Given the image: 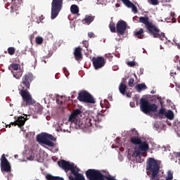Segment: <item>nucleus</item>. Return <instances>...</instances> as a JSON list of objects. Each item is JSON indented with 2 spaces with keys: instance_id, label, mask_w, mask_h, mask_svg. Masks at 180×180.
Returning <instances> with one entry per match:
<instances>
[{
  "instance_id": "obj_1",
  "label": "nucleus",
  "mask_w": 180,
  "mask_h": 180,
  "mask_svg": "<svg viewBox=\"0 0 180 180\" xmlns=\"http://www.w3.org/2000/svg\"><path fill=\"white\" fill-rule=\"evenodd\" d=\"M34 81V76L33 73L28 72L22 76V82L19 85L20 95L22 98V106L26 108L27 106H32L36 103L34 99L32 97V94L29 92L30 89V84Z\"/></svg>"
},
{
  "instance_id": "obj_2",
  "label": "nucleus",
  "mask_w": 180,
  "mask_h": 180,
  "mask_svg": "<svg viewBox=\"0 0 180 180\" xmlns=\"http://www.w3.org/2000/svg\"><path fill=\"white\" fill-rule=\"evenodd\" d=\"M82 111L79 109H76L69 116V122L75 124L76 129H81L82 130H87L89 127H98L99 122L102 121L103 115L98 113L97 115V120L94 117H89L86 118L84 122L79 120L78 115H81Z\"/></svg>"
},
{
  "instance_id": "obj_3",
  "label": "nucleus",
  "mask_w": 180,
  "mask_h": 180,
  "mask_svg": "<svg viewBox=\"0 0 180 180\" xmlns=\"http://www.w3.org/2000/svg\"><path fill=\"white\" fill-rule=\"evenodd\" d=\"M139 22L145 25L146 29L149 32L150 34H153L155 39L164 40L165 34L164 32H160L161 30H160L158 27L155 26V25L150 22V18L148 17H140Z\"/></svg>"
},
{
  "instance_id": "obj_4",
  "label": "nucleus",
  "mask_w": 180,
  "mask_h": 180,
  "mask_svg": "<svg viewBox=\"0 0 180 180\" xmlns=\"http://www.w3.org/2000/svg\"><path fill=\"white\" fill-rule=\"evenodd\" d=\"M146 171L151 174V179H156L160 172L158 161L153 158H149L147 161Z\"/></svg>"
},
{
  "instance_id": "obj_5",
  "label": "nucleus",
  "mask_w": 180,
  "mask_h": 180,
  "mask_svg": "<svg viewBox=\"0 0 180 180\" xmlns=\"http://www.w3.org/2000/svg\"><path fill=\"white\" fill-rule=\"evenodd\" d=\"M140 108L143 113L147 115L150 113V112H157L158 109V105L155 103H150V101L146 98H141L140 99Z\"/></svg>"
},
{
  "instance_id": "obj_6",
  "label": "nucleus",
  "mask_w": 180,
  "mask_h": 180,
  "mask_svg": "<svg viewBox=\"0 0 180 180\" xmlns=\"http://www.w3.org/2000/svg\"><path fill=\"white\" fill-rule=\"evenodd\" d=\"M64 0H53L51 3V19H56L58 13L63 9V2Z\"/></svg>"
},
{
  "instance_id": "obj_7",
  "label": "nucleus",
  "mask_w": 180,
  "mask_h": 180,
  "mask_svg": "<svg viewBox=\"0 0 180 180\" xmlns=\"http://www.w3.org/2000/svg\"><path fill=\"white\" fill-rule=\"evenodd\" d=\"M77 99L80 102H85L86 103H95V98L86 91L79 92Z\"/></svg>"
},
{
  "instance_id": "obj_8",
  "label": "nucleus",
  "mask_w": 180,
  "mask_h": 180,
  "mask_svg": "<svg viewBox=\"0 0 180 180\" xmlns=\"http://www.w3.org/2000/svg\"><path fill=\"white\" fill-rule=\"evenodd\" d=\"M86 176L89 180H101L103 174L99 170L89 169L86 172Z\"/></svg>"
},
{
  "instance_id": "obj_9",
  "label": "nucleus",
  "mask_w": 180,
  "mask_h": 180,
  "mask_svg": "<svg viewBox=\"0 0 180 180\" xmlns=\"http://www.w3.org/2000/svg\"><path fill=\"white\" fill-rule=\"evenodd\" d=\"M11 2L13 4L7 6V9L10 8L13 16H17L19 15V7L22 4V0H11Z\"/></svg>"
},
{
  "instance_id": "obj_10",
  "label": "nucleus",
  "mask_w": 180,
  "mask_h": 180,
  "mask_svg": "<svg viewBox=\"0 0 180 180\" xmlns=\"http://www.w3.org/2000/svg\"><path fill=\"white\" fill-rule=\"evenodd\" d=\"M91 61L95 70H100V68L105 67V64H106V60L102 56L94 57Z\"/></svg>"
},
{
  "instance_id": "obj_11",
  "label": "nucleus",
  "mask_w": 180,
  "mask_h": 180,
  "mask_svg": "<svg viewBox=\"0 0 180 180\" xmlns=\"http://www.w3.org/2000/svg\"><path fill=\"white\" fill-rule=\"evenodd\" d=\"M0 160L1 171L4 172H11L12 171V167H11V163L9 162V160L6 159L5 154H3L1 155Z\"/></svg>"
},
{
  "instance_id": "obj_12",
  "label": "nucleus",
  "mask_w": 180,
  "mask_h": 180,
  "mask_svg": "<svg viewBox=\"0 0 180 180\" xmlns=\"http://www.w3.org/2000/svg\"><path fill=\"white\" fill-rule=\"evenodd\" d=\"M37 141L41 144H45V146H48L49 147H54V143L47 139V134L37 135Z\"/></svg>"
},
{
  "instance_id": "obj_13",
  "label": "nucleus",
  "mask_w": 180,
  "mask_h": 180,
  "mask_svg": "<svg viewBox=\"0 0 180 180\" xmlns=\"http://www.w3.org/2000/svg\"><path fill=\"white\" fill-rule=\"evenodd\" d=\"M117 33H119V34L123 35L124 34V32H126V29H127V22H126L123 20H120L117 22Z\"/></svg>"
},
{
  "instance_id": "obj_14",
  "label": "nucleus",
  "mask_w": 180,
  "mask_h": 180,
  "mask_svg": "<svg viewBox=\"0 0 180 180\" xmlns=\"http://www.w3.org/2000/svg\"><path fill=\"white\" fill-rule=\"evenodd\" d=\"M58 165L62 169L65 171V172H68L70 169H71V167L72 165V163H70V162L67 160H62L60 162H58Z\"/></svg>"
},
{
  "instance_id": "obj_15",
  "label": "nucleus",
  "mask_w": 180,
  "mask_h": 180,
  "mask_svg": "<svg viewBox=\"0 0 180 180\" xmlns=\"http://www.w3.org/2000/svg\"><path fill=\"white\" fill-rule=\"evenodd\" d=\"M27 119L22 116H20L14 122H11L8 127H11V125L13 126H18V127H22V126H25V123H26Z\"/></svg>"
},
{
  "instance_id": "obj_16",
  "label": "nucleus",
  "mask_w": 180,
  "mask_h": 180,
  "mask_svg": "<svg viewBox=\"0 0 180 180\" xmlns=\"http://www.w3.org/2000/svg\"><path fill=\"white\" fill-rule=\"evenodd\" d=\"M73 54L77 61H79V60H82V48H81V46L76 47L75 49Z\"/></svg>"
},
{
  "instance_id": "obj_17",
  "label": "nucleus",
  "mask_w": 180,
  "mask_h": 180,
  "mask_svg": "<svg viewBox=\"0 0 180 180\" xmlns=\"http://www.w3.org/2000/svg\"><path fill=\"white\" fill-rule=\"evenodd\" d=\"M121 1L122 2H123V4L126 6H127V8H131L132 12H134V13H137V12H139V10L137 9V7L136 6V5H134V4H133L129 0H121Z\"/></svg>"
},
{
  "instance_id": "obj_18",
  "label": "nucleus",
  "mask_w": 180,
  "mask_h": 180,
  "mask_svg": "<svg viewBox=\"0 0 180 180\" xmlns=\"http://www.w3.org/2000/svg\"><path fill=\"white\" fill-rule=\"evenodd\" d=\"M150 147L148 146V143L146 141H141V143L139 145V151H143L144 153H146V151H148V149Z\"/></svg>"
},
{
  "instance_id": "obj_19",
  "label": "nucleus",
  "mask_w": 180,
  "mask_h": 180,
  "mask_svg": "<svg viewBox=\"0 0 180 180\" xmlns=\"http://www.w3.org/2000/svg\"><path fill=\"white\" fill-rule=\"evenodd\" d=\"M69 171H71V174L74 175V176L78 175L79 174V169L75 166L74 163H72L71 168L69 169Z\"/></svg>"
},
{
  "instance_id": "obj_20",
  "label": "nucleus",
  "mask_w": 180,
  "mask_h": 180,
  "mask_svg": "<svg viewBox=\"0 0 180 180\" xmlns=\"http://www.w3.org/2000/svg\"><path fill=\"white\" fill-rule=\"evenodd\" d=\"M134 36L135 37H137V39H144V30H143V28H140L139 31H136L134 33Z\"/></svg>"
},
{
  "instance_id": "obj_21",
  "label": "nucleus",
  "mask_w": 180,
  "mask_h": 180,
  "mask_svg": "<svg viewBox=\"0 0 180 180\" xmlns=\"http://www.w3.org/2000/svg\"><path fill=\"white\" fill-rule=\"evenodd\" d=\"M94 19H95V16L86 15L84 19L82 20V22H85L86 25H91V23L94 22Z\"/></svg>"
},
{
  "instance_id": "obj_22",
  "label": "nucleus",
  "mask_w": 180,
  "mask_h": 180,
  "mask_svg": "<svg viewBox=\"0 0 180 180\" xmlns=\"http://www.w3.org/2000/svg\"><path fill=\"white\" fill-rule=\"evenodd\" d=\"M70 180H85V177L84 176V174L79 173V174H77L75 176V177L72 176V175L69 176Z\"/></svg>"
},
{
  "instance_id": "obj_23",
  "label": "nucleus",
  "mask_w": 180,
  "mask_h": 180,
  "mask_svg": "<svg viewBox=\"0 0 180 180\" xmlns=\"http://www.w3.org/2000/svg\"><path fill=\"white\" fill-rule=\"evenodd\" d=\"M12 72L14 78H16V79H20V78H22V75H23V72L21 69H19V70L17 71H13Z\"/></svg>"
},
{
  "instance_id": "obj_24",
  "label": "nucleus",
  "mask_w": 180,
  "mask_h": 180,
  "mask_svg": "<svg viewBox=\"0 0 180 180\" xmlns=\"http://www.w3.org/2000/svg\"><path fill=\"white\" fill-rule=\"evenodd\" d=\"M126 89H127V86L124 83L121 82L119 86V91L122 95H126Z\"/></svg>"
},
{
  "instance_id": "obj_25",
  "label": "nucleus",
  "mask_w": 180,
  "mask_h": 180,
  "mask_svg": "<svg viewBox=\"0 0 180 180\" xmlns=\"http://www.w3.org/2000/svg\"><path fill=\"white\" fill-rule=\"evenodd\" d=\"M135 89H136L137 92H141V91H144L145 89H147V86L144 83H141L139 84H137L135 86Z\"/></svg>"
},
{
  "instance_id": "obj_26",
  "label": "nucleus",
  "mask_w": 180,
  "mask_h": 180,
  "mask_svg": "<svg viewBox=\"0 0 180 180\" xmlns=\"http://www.w3.org/2000/svg\"><path fill=\"white\" fill-rule=\"evenodd\" d=\"M131 143L132 144H134L135 146H139V144H141V139L136 136L131 137Z\"/></svg>"
},
{
  "instance_id": "obj_27",
  "label": "nucleus",
  "mask_w": 180,
  "mask_h": 180,
  "mask_svg": "<svg viewBox=\"0 0 180 180\" xmlns=\"http://www.w3.org/2000/svg\"><path fill=\"white\" fill-rule=\"evenodd\" d=\"M70 11L73 15H77L79 12V8H78V6L73 4L70 7Z\"/></svg>"
},
{
  "instance_id": "obj_28",
  "label": "nucleus",
  "mask_w": 180,
  "mask_h": 180,
  "mask_svg": "<svg viewBox=\"0 0 180 180\" xmlns=\"http://www.w3.org/2000/svg\"><path fill=\"white\" fill-rule=\"evenodd\" d=\"M165 116L167 117V119H169V120H174V112H172L171 110H169L167 112H166Z\"/></svg>"
},
{
  "instance_id": "obj_29",
  "label": "nucleus",
  "mask_w": 180,
  "mask_h": 180,
  "mask_svg": "<svg viewBox=\"0 0 180 180\" xmlns=\"http://www.w3.org/2000/svg\"><path fill=\"white\" fill-rule=\"evenodd\" d=\"M46 178L47 180H64V178L63 177L56 176L51 174H47Z\"/></svg>"
},
{
  "instance_id": "obj_30",
  "label": "nucleus",
  "mask_w": 180,
  "mask_h": 180,
  "mask_svg": "<svg viewBox=\"0 0 180 180\" xmlns=\"http://www.w3.org/2000/svg\"><path fill=\"white\" fill-rule=\"evenodd\" d=\"M108 27L112 33H116L117 29L115 22H110Z\"/></svg>"
},
{
  "instance_id": "obj_31",
  "label": "nucleus",
  "mask_w": 180,
  "mask_h": 180,
  "mask_svg": "<svg viewBox=\"0 0 180 180\" xmlns=\"http://www.w3.org/2000/svg\"><path fill=\"white\" fill-rule=\"evenodd\" d=\"M16 51V49L15 47H8V53L10 56H13L15 54V52Z\"/></svg>"
},
{
  "instance_id": "obj_32",
  "label": "nucleus",
  "mask_w": 180,
  "mask_h": 180,
  "mask_svg": "<svg viewBox=\"0 0 180 180\" xmlns=\"http://www.w3.org/2000/svg\"><path fill=\"white\" fill-rule=\"evenodd\" d=\"M10 67L13 68L14 71H19V67H20V65L19 64L13 63L10 65Z\"/></svg>"
},
{
  "instance_id": "obj_33",
  "label": "nucleus",
  "mask_w": 180,
  "mask_h": 180,
  "mask_svg": "<svg viewBox=\"0 0 180 180\" xmlns=\"http://www.w3.org/2000/svg\"><path fill=\"white\" fill-rule=\"evenodd\" d=\"M140 155H141V153L140 152V150H134L132 154V157L134 158H137L138 157H140Z\"/></svg>"
},
{
  "instance_id": "obj_34",
  "label": "nucleus",
  "mask_w": 180,
  "mask_h": 180,
  "mask_svg": "<svg viewBox=\"0 0 180 180\" xmlns=\"http://www.w3.org/2000/svg\"><path fill=\"white\" fill-rule=\"evenodd\" d=\"M47 140H51V141H57V139L53 137V135L46 134Z\"/></svg>"
},
{
  "instance_id": "obj_35",
  "label": "nucleus",
  "mask_w": 180,
  "mask_h": 180,
  "mask_svg": "<svg viewBox=\"0 0 180 180\" xmlns=\"http://www.w3.org/2000/svg\"><path fill=\"white\" fill-rule=\"evenodd\" d=\"M174 179V176L172 174V172L171 171H169L167 172V176L166 177V180H172Z\"/></svg>"
},
{
  "instance_id": "obj_36",
  "label": "nucleus",
  "mask_w": 180,
  "mask_h": 180,
  "mask_svg": "<svg viewBox=\"0 0 180 180\" xmlns=\"http://www.w3.org/2000/svg\"><path fill=\"white\" fill-rule=\"evenodd\" d=\"M165 108H161L160 110H159V112H158V116H163V115H165Z\"/></svg>"
},
{
  "instance_id": "obj_37",
  "label": "nucleus",
  "mask_w": 180,
  "mask_h": 180,
  "mask_svg": "<svg viewBox=\"0 0 180 180\" xmlns=\"http://www.w3.org/2000/svg\"><path fill=\"white\" fill-rule=\"evenodd\" d=\"M35 41L37 44H41V43H43V38L41 37H37L35 39Z\"/></svg>"
},
{
  "instance_id": "obj_38",
  "label": "nucleus",
  "mask_w": 180,
  "mask_h": 180,
  "mask_svg": "<svg viewBox=\"0 0 180 180\" xmlns=\"http://www.w3.org/2000/svg\"><path fill=\"white\" fill-rule=\"evenodd\" d=\"M129 86L133 87L134 86V78H130L128 82Z\"/></svg>"
},
{
  "instance_id": "obj_39",
  "label": "nucleus",
  "mask_w": 180,
  "mask_h": 180,
  "mask_svg": "<svg viewBox=\"0 0 180 180\" xmlns=\"http://www.w3.org/2000/svg\"><path fill=\"white\" fill-rule=\"evenodd\" d=\"M82 44L84 47H86V49H88V47H89V42H88V41H83Z\"/></svg>"
},
{
  "instance_id": "obj_40",
  "label": "nucleus",
  "mask_w": 180,
  "mask_h": 180,
  "mask_svg": "<svg viewBox=\"0 0 180 180\" xmlns=\"http://www.w3.org/2000/svg\"><path fill=\"white\" fill-rule=\"evenodd\" d=\"M127 65H129V67H134L136 65V62L129 61L127 62Z\"/></svg>"
},
{
  "instance_id": "obj_41",
  "label": "nucleus",
  "mask_w": 180,
  "mask_h": 180,
  "mask_svg": "<svg viewBox=\"0 0 180 180\" xmlns=\"http://www.w3.org/2000/svg\"><path fill=\"white\" fill-rule=\"evenodd\" d=\"M157 99L159 101L161 106H162L164 105V102H162V98H161V96H158Z\"/></svg>"
},
{
  "instance_id": "obj_42",
  "label": "nucleus",
  "mask_w": 180,
  "mask_h": 180,
  "mask_svg": "<svg viewBox=\"0 0 180 180\" xmlns=\"http://www.w3.org/2000/svg\"><path fill=\"white\" fill-rule=\"evenodd\" d=\"M152 5H158L159 2L158 0H150Z\"/></svg>"
},
{
  "instance_id": "obj_43",
  "label": "nucleus",
  "mask_w": 180,
  "mask_h": 180,
  "mask_svg": "<svg viewBox=\"0 0 180 180\" xmlns=\"http://www.w3.org/2000/svg\"><path fill=\"white\" fill-rule=\"evenodd\" d=\"M95 36V34H94V32H89L88 33V37L90 38V39H92V37H94Z\"/></svg>"
},
{
  "instance_id": "obj_44",
  "label": "nucleus",
  "mask_w": 180,
  "mask_h": 180,
  "mask_svg": "<svg viewBox=\"0 0 180 180\" xmlns=\"http://www.w3.org/2000/svg\"><path fill=\"white\" fill-rule=\"evenodd\" d=\"M56 102L58 105H63V103H64L63 101H60V98H56Z\"/></svg>"
},
{
  "instance_id": "obj_45",
  "label": "nucleus",
  "mask_w": 180,
  "mask_h": 180,
  "mask_svg": "<svg viewBox=\"0 0 180 180\" xmlns=\"http://www.w3.org/2000/svg\"><path fill=\"white\" fill-rule=\"evenodd\" d=\"M131 108H135L136 107V103H134V102H130L129 103Z\"/></svg>"
},
{
  "instance_id": "obj_46",
  "label": "nucleus",
  "mask_w": 180,
  "mask_h": 180,
  "mask_svg": "<svg viewBox=\"0 0 180 180\" xmlns=\"http://www.w3.org/2000/svg\"><path fill=\"white\" fill-rule=\"evenodd\" d=\"M126 95H127V98H131V92L128 91V92H127Z\"/></svg>"
},
{
  "instance_id": "obj_47",
  "label": "nucleus",
  "mask_w": 180,
  "mask_h": 180,
  "mask_svg": "<svg viewBox=\"0 0 180 180\" xmlns=\"http://www.w3.org/2000/svg\"><path fill=\"white\" fill-rule=\"evenodd\" d=\"M44 20V15H41L39 17V20L41 23H43V20Z\"/></svg>"
},
{
  "instance_id": "obj_48",
  "label": "nucleus",
  "mask_w": 180,
  "mask_h": 180,
  "mask_svg": "<svg viewBox=\"0 0 180 180\" xmlns=\"http://www.w3.org/2000/svg\"><path fill=\"white\" fill-rule=\"evenodd\" d=\"M174 75H176V72H170V75H171L172 77L174 76Z\"/></svg>"
},
{
  "instance_id": "obj_49",
  "label": "nucleus",
  "mask_w": 180,
  "mask_h": 180,
  "mask_svg": "<svg viewBox=\"0 0 180 180\" xmlns=\"http://www.w3.org/2000/svg\"><path fill=\"white\" fill-rule=\"evenodd\" d=\"M176 156L177 157V158H180V152H177Z\"/></svg>"
},
{
  "instance_id": "obj_50",
  "label": "nucleus",
  "mask_w": 180,
  "mask_h": 180,
  "mask_svg": "<svg viewBox=\"0 0 180 180\" xmlns=\"http://www.w3.org/2000/svg\"><path fill=\"white\" fill-rule=\"evenodd\" d=\"M63 71H64V72H68V70H67V68H63Z\"/></svg>"
},
{
  "instance_id": "obj_51",
  "label": "nucleus",
  "mask_w": 180,
  "mask_h": 180,
  "mask_svg": "<svg viewBox=\"0 0 180 180\" xmlns=\"http://www.w3.org/2000/svg\"><path fill=\"white\" fill-rule=\"evenodd\" d=\"M150 94H155V91L152 90V91H150Z\"/></svg>"
},
{
  "instance_id": "obj_52",
  "label": "nucleus",
  "mask_w": 180,
  "mask_h": 180,
  "mask_svg": "<svg viewBox=\"0 0 180 180\" xmlns=\"http://www.w3.org/2000/svg\"><path fill=\"white\" fill-rule=\"evenodd\" d=\"M18 155H14V158H18Z\"/></svg>"
},
{
  "instance_id": "obj_53",
  "label": "nucleus",
  "mask_w": 180,
  "mask_h": 180,
  "mask_svg": "<svg viewBox=\"0 0 180 180\" xmlns=\"http://www.w3.org/2000/svg\"><path fill=\"white\" fill-rule=\"evenodd\" d=\"M178 49L180 50V44H178Z\"/></svg>"
},
{
  "instance_id": "obj_54",
  "label": "nucleus",
  "mask_w": 180,
  "mask_h": 180,
  "mask_svg": "<svg viewBox=\"0 0 180 180\" xmlns=\"http://www.w3.org/2000/svg\"><path fill=\"white\" fill-rule=\"evenodd\" d=\"M105 176H103V178L101 180H105Z\"/></svg>"
},
{
  "instance_id": "obj_55",
  "label": "nucleus",
  "mask_w": 180,
  "mask_h": 180,
  "mask_svg": "<svg viewBox=\"0 0 180 180\" xmlns=\"http://www.w3.org/2000/svg\"><path fill=\"white\" fill-rule=\"evenodd\" d=\"M136 103L139 102V100L137 98H136Z\"/></svg>"
},
{
  "instance_id": "obj_56",
  "label": "nucleus",
  "mask_w": 180,
  "mask_h": 180,
  "mask_svg": "<svg viewBox=\"0 0 180 180\" xmlns=\"http://www.w3.org/2000/svg\"><path fill=\"white\" fill-rule=\"evenodd\" d=\"M106 103H109V102H108V101H106Z\"/></svg>"
},
{
  "instance_id": "obj_57",
  "label": "nucleus",
  "mask_w": 180,
  "mask_h": 180,
  "mask_svg": "<svg viewBox=\"0 0 180 180\" xmlns=\"http://www.w3.org/2000/svg\"><path fill=\"white\" fill-rule=\"evenodd\" d=\"M4 2H6V0H4Z\"/></svg>"
},
{
  "instance_id": "obj_58",
  "label": "nucleus",
  "mask_w": 180,
  "mask_h": 180,
  "mask_svg": "<svg viewBox=\"0 0 180 180\" xmlns=\"http://www.w3.org/2000/svg\"><path fill=\"white\" fill-rule=\"evenodd\" d=\"M44 63H46V60H44Z\"/></svg>"
},
{
  "instance_id": "obj_59",
  "label": "nucleus",
  "mask_w": 180,
  "mask_h": 180,
  "mask_svg": "<svg viewBox=\"0 0 180 180\" xmlns=\"http://www.w3.org/2000/svg\"><path fill=\"white\" fill-rule=\"evenodd\" d=\"M107 108H109V106H108Z\"/></svg>"
}]
</instances>
